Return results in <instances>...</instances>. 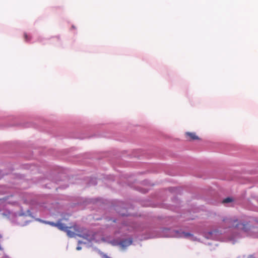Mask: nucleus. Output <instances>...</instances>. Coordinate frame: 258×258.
<instances>
[{
  "instance_id": "obj_1",
  "label": "nucleus",
  "mask_w": 258,
  "mask_h": 258,
  "mask_svg": "<svg viewBox=\"0 0 258 258\" xmlns=\"http://www.w3.org/2000/svg\"><path fill=\"white\" fill-rule=\"evenodd\" d=\"M69 228H73L76 232V233H75V232H73V231L69 230L68 229H67L65 232H67V235L69 237H74L76 235H78L80 237H82V236L81 235V233L82 232L83 230L80 228H79V226L75 225H74L73 226L70 227Z\"/></svg>"
},
{
  "instance_id": "obj_2",
  "label": "nucleus",
  "mask_w": 258,
  "mask_h": 258,
  "mask_svg": "<svg viewBox=\"0 0 258 258\" xmlns=\"http://www.w3.org/2000/svg\"><path fill=\"white\" fill-rule=\"evenodd\" d=\"M132 239H126L120 241L118 244L122 248H125L127 246L130 245L132 243Z\"/></svg>"
},
{
  "instance_id": "obj_3",
  "label": "nucleus",
  "mask_w": 258,
  "mask_h": 258,
  "mask_svg": "<svg viewBox=\"0 0 258 258\" xmlns=\"http://www.w3.org/2000/svg\"><path fill=\"white\" fill-rule=\"evenodd\" d=\"M185 136L189 140H197L200 139L195 133L186 132L185 133Z\"/></svg>"
},
{
  "instance_id": "obj_4",
  "label": "nucleus",
  "mask_w": 258,
  "mask_h": 258,
  "mask_svg": "<svg viewBox=\"0 0 258 258\" xmlns=\"http://www.w3.org/2000/svg\"><path fill=\"white\" fill-rule=\"evenodd\" d=\"M56 227H57L59 230L66 231L67 229H68V227L65 226V225L61 223H56Z\"/></svg>"
},
{
  "instance_id": "obj_5",
  "label": "nucleus",
  "mask_w": 258,
  "mask_h": 258,
  "mask_svg": "<svg viewBox=\"0 0 258 258\" xmlns=\"http://www.w3.org/2000/svg\"><path fill=\"white\" fill-rule=\"evenodd\" d=\"M232 201V199L231 198H227L223 200V203H228Z\"/></svg>"
},
{
  "instance_id": "obj_6",
  "label": "nucleus",
  "mask_w": 258,
  "mask_h": 258,
  "mask_svg": "<svg viewBox=\"0 0 258 258\" xmlns=\"http://www.w3.org/2000/svg\"><path fill=\"white\" fill-rule=\"evenodd\" d=\"M43 222L46 224H48L51 226L56 227V223H55L53 222L43 221Z\"/></svg>"
},
{
  "instance_id": "obj_7",
  "label": "nucleus",
  "mask_w": 258,
  "mask_h": 258,
  "mask_svg": "<svg viewBox=\"0 0 258 258\" xmlns=\"http://www.w3.org/2000/svg\"><path fill=\"white\" fill-rule=\"evenodd\" d=\"M24 36L26 41H29L31 40L30 37L28 36L26 33H25Z\"/></svg>"
},
{
  "instance_id": "obj_8",
  "label": "nucleus",
  "mask_w": 258,
  "mask_h": 258,
  "mask_svg": "<svg viewBox=\"0 0 258 258\" xmlns=\"http://www.w3.org/2000/svg\"><path fill=\"white\" fill-rule=\"evenodd\" d=\"M183 234L185 237H187L190 236L191 235V234H190L189 233H183Z\"/></svg>"
},
{
  "instance_id": "obj_9",
  "label": "nucleus",
  "mask_w": 258,
  "mask_h": 258,
  "mask_svg": "<svg viewBox=\"0 0 258 258\" xmlns=\"http://www.w3.org/2000/svg\"><path fill=\"white\" fill-rule=\"evenodd\" d=\"M81 249V247H80V246H78V247H77V250H80Z\"/></svg>"
},
{
  "instance_id": "obj_10",
  "label": "nucleus",
  "mask_w": 258,
  "mask_h": 258,
  "mask_svg": "<svg viewBox=\"0 0 258 258\" xmlns=\"http://www.w3.org/2000/svg\"><path fill=\"white\" fill-rule=\"evenodd\" d=\"M232 220L231 219H228V223H231L232 222Z\"/></svg>"
},
{
  "instance_id": "obj_11",
  "label": "nucleus",
  "mask_w": 258,
  "mask_h": 258,
  "mask_svg": "<svg viewBox=\"0 0 258 258\" xmlns=\"http://www.w3.org/2000/svg\"><path fill=\"white\" fill-rule=\"evenodd\" d=\"M239 225H240V224H236V225H235V226H236V227H237V226H238ZM241 225L243 226V227H244V225H243V224H241ZM243 228H244V227H243Z\"/></svg>"
}]
</instances>
